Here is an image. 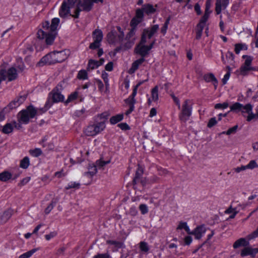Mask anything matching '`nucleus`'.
I'll list each match as a JSON object with an SVG mask.
<instances>
[{
	"label": "nucleus",
	"instance_id": "nucleus-31",
	"mask_svg": "<svg viewBox=\"0 0 258 258\" xmlns=\"http://www.w3.org/2000/svg\"><path fill=\"white\" fill-rule=\"evenodd\" d=\"M59 198L56 197L55 198L53 199L50 204L47 207V208L45 210V213L46 214H49L51 210L53 209L56 204L58 202Z\"/></svg>",
	"mask_w": 258,
	"mask_h": 258
},
{
	"label": "nucleus",
	"instance_id": "nucleus-33",
	"mask_svg": "<svg viewBox=\"0 0 258 258\" xmlns=\"http://www.w3.org/2000/svg\"><path fill=\"white\" fill-rule=\"evenodd\" d=\"M243 105L239 102H236L230 106V111L236 113L240 112Z\"/></svg>",
	"mask_w": 258,
	"mask_h": 258
},
{
	"label": "nucleus",
	"instance_id": "nucleus-24",
	"mask_svg": "<svg viewBox=\"0 0 258 258\" xmlns=\"http://www.w3.org/2000/svg\"><path fill=\"white\" fill-rule=\"evenodd\" d=\"M145 61L144 58H141L135 61L132 65L131 68L129 70V73L133 74L138 69L139 66Z\"/></svg>",
	"mask_w": 258,
	"mask_h": 258
},
{
	"label": "nucleus",
	"instance_id": "nucleus-53",
	"mask_svg": "<svg viewBox=\"0 0 258 258\" xmlns=\"http://www.w3.org/2000/svg\"><path fill=\"white\" fill-rule=\"evenodd\" d=\"M26 99V96L25 95H21L16 98L14 100L16 103H18V106H19L22 103H23Z\"/></svg>",
	"mask_w": 258,
	"mask_h": 258
},
{
	"label": "nucleus",
	"instance_id": "nucleus-41",
	"mask_svg": "<svg viewBox=\"0 0 258 258\" xmlns=\"http://www.w3.org/2000/svg\"><path fill=\"white\" fill-rule=\"evenodd\" d=\"M29 152L31 156L35 157H38L42 154L41 150L39 148L30 150Z\"/></svg>",
	"mask_w": 258,
	"mask_h": 258
},
{
	"label": "nucleus",
	"instance_id": "nucleus-34",
	"mask_svg": "<svg viewBox=\"0 0 258 258\" xmlns=\"http://www.w3.org/2000/svg\"><path fill=\"white\" fill-rule=\"evenodd\" d=\"M98 64L97 60L90 59L88 62L87 70L88 71H90L96 69L99 67Z\"/></svg>",
	"mask_w": 258,
	"mask_h": 258
},
{
	"label": "nucleus",
	"instance_id": "nucleus-1",
	"mask_svg": "<svg viewBox=\"0 0 258 258\" xmlns=\"http://www.w3.org/2000/svg\"><path fill=\"white\" fill-rule=\"evenodd\" d=\"M59 23V19L55 18L52 19L51 24L48 21L42 23L43 30H38L37 37L40 40H44L47 45H51L57 34L56 30Z\"/></svg>",
	"mask_w": 258,
	"mask_h": 258
},
{
	"label": "nucleus",
	"instance_id": "nucleus-4",
	"mask_svg": "<svg viewBox=\"0 0 258 258\" xmlns=\"http://www.w3.org/2000/svg\"><path fill=\"white\" fill-rule=\"evenodd\" d=\"M37 110L32 106H28L26 109L20 111L18 114L19 123L27 124L30 118H33L36 114Z\"/></svg>",
	"mask_w": 258,
	"mask_h": 258
},
{
	"label": "nucleus",
	"instance_id": "nucleus-46",
	"mask_svg": "<svg viewBox=\"0 0 258 258\" xmlns=\"http://www.w3.org/2000/svg\"><path fill=\"white\" fill-rule=\"evenodd\" d=\"M36 251V249H32L21 255H20L19 258H29L32 256V255Z\"/></svg>",
	"mask_w": 258,
	"mask_h": 258
},
{
	"label": "nucleus",
	"instance_id": "nucleus-15",
	"mask_svg": "<svg viewBox=\"0 0 258 258\" xmlns=\"http://www.w3.org/2000/svg\"><path fill=\"white\" fill-rule=\"evenodd\" d=\"M53 58L55 63L61 62L65 60L68 57V54L65 51L53 52Z\"/></svg>",
	"mask_w": 258,
	"mask_h": 258
},
{
	"label": "nucleus",
	"instance_id": "nucleus-36",
	"mask_svg": "<svg viewBox=\"0 0 258 258\" xmlns=\"http://www.w3.org/2000/svg\"><path fill=\"white\" fill-rule=\"evenodd\" d=\"M137 94H135L133 95V92L131 94V95L127 99H126L124 101L126 104H128L130 107V106H134L135 104L136 103V100L135 99V96Z\"/></svg>",
	"mask_w": 258,
	"mask_h": 258
},
{
	"label": "nucleus",
	"instance_id": "nucleus-35",
	"mask_svg": "<svg viewBox=\"0 0 258 258\" xmlns=\"http://www.w3.org/2000/svg\"><path fill=\"white\" fill-rule=\"evenodd\" d=\"M123 115L122 114H117L115 116H112L110 118V122L111 124H114L122 120Z\"/></svg>",
	"mask_w": 258,
	"mask_h": 258
},
{
	"label": "nucleus",
	"instance_id": "nucleus-51",
	"mask_svg": "<svg viewBox=\"0 0 258 258\" xmlns=\"http://www.w3.org/2000/svg\"><path fill=\"white\" fill-rule=\"evenodd\" d=\"M240 255L241 256L250 255V247H248V246H245L241 251Z\"/></svg>",
	"mask_w": 258,
	"mask_h": 258
},
{
	"label": "nucleus",
	"instance_id": "nucleus-26",
	"mask_svg": "<svg viewBox=\"0 0 258 258\" xmlns=\"http://www.w3.org/2000/svg\"><path fill=\"white\" fill-rule=\"evenodd\" d=\"M145 61L144 58H141L135 61L132 65L131 68L129 70V73L133 74L138 69L139 66Z\"/></svg>",
	"mask_w": 258,
	"mask_h": 258
},
{
	"label": "nucleus",
	"instance_id": "nucleus-3",
	"mask_svg": "<svg viewBox=\"0 0 258 258\" xmlns=\"http://www.w3.org/2000/svg\"><path fill=\"white\" fill-rule=\"evenodd\" d=\"M117 31L112 30L107 35V41L110 44H121L124 39V34L120 26H117Z\"/></svg>",
	"mask_w": 258,
	"mask_h": 258
},
{
	"label": "nucleus",
	"instance_id": "nucleus-19",
	"mask_svg": "<svg viewBox=\"0 0 258 258\" xmlns=\"http://www.w3.org/2000/svg\"><path fill=\"white\" fill-rule=\"evenodd\" d=\"M206 22L202 21L200 20L199 23L197 24L196 28V37L198 40L201 38L203 29L205 26Z\"/></svg>",
	"mask_w": 258,
	"mask_h": 258
},
{
	"label": "nucleus",
	"instance_id": "nucleus-6",
	"mask_svg": "<svg viewBox=\"0 0 258 258\" xmlns=\"http://www.w3.org/2000/svg\"><path fill=\"white\" fill-rule=\"evenodd\" d=\"M105 128V121H101L88 126L85 130V134L88 136H94L103 131Z\"/></svg>",
	"mask_w": 258,
	"mask_h": 258
},
{
	"label": "nucleus",
	"instance_id": "nucleus-57",
	"mask_svg": "<svg viewBox=\"0 0 258 258\" xmlns=\"http://www.w3.org/2000/svg\"><path fill=\"white\" fill-rule=\"evenodd\" d=\"M110 161L108 160L107 161H104L102 160L101 159L98 160L96 162V166L98 167H102L105 166L106 164L110 163Z\"/></svg>",
	"mask_w": 258,
	"mask_h": 258
},
{
	"label": "nucleus",
	"instance_id": "nucleus-40",
	"mask_svg": "<svg viewBox=\"0 0 258 258\" xmlns=\"http://www.w3.org/2000/svg\"><path fill=\"white\" fill-rule=\"evenodd\" d=\"M79 93L77 91L71 93L68 97L67 100L66 101V104H68L70 102H72L76 100L78 97Z\"/></svg>",
	"mask_w": 258,
	"mask_h": 258
},
{
	"label": "nucleus",
	"instance_id": "nucleus-29",
	"mask_svg": "<svg viewBox=\"0 0 258 258\" xmlns=\"http://www.w3.org/2000/svg\"><path fill=\"white\" fill-rule=\"evenodd\" d=\"M143 173V169L140 166H139L138 169L136 172L135 176L133 181L134 185H135L138 182H139V180L141 179V176Z\"/></svg>",
	"mask_w": 258,
	"mask_h": 258
},
{
	"label": "nucleus",
	"instance_id": "nucleus-25",
	"mask_svg": "<svg viewBox=\"0 0 258 258\" xmlns=\"http://www.w3.org/2000/svg\"><path fill=\"white\" fill-rule=\"evenodd\" d=\"M145 61L144 58H141L135 61L132 65L131 68L129 70V73L133 74L138 69L139 66Z\"/></svg>",
	"mask_w": 258,
	"mask_h": 258
},
{
	"label": "nucleus",
	"instance_id": "nucleus-23",
	"mask_svg": "<svg viewBox=\"0 0 258 258\" xmlns=\"http://www.w3.org/2000/svg\"><path fill=\"white\" fill-rule=\"evenodd\" d=\"M12 215V211L8 210L4 212L0 217V224L6 223Z\"/></svg>",
	"mask_w": 258,
	"mask_h": 258
},
{
	"label": "nucleus",
	"instance_id": "nucleus-11",
	"mask_svg": "<svg viewBox=\"0 0 258 258\" xmlns=\"http://www.w3.org/2000/svg\"><path fill=\"white\" fill-rule=\"evenodd\" d=\"M53 56V52L48 53L40 59V60L37 63V66L41 67L45 64H51L55 63Z\"/></svg>",
	"mask_w": 258,
	"mask_h": 258
},
{
	"label": "nucleus",
	"instance_id": "nucleus-42",
	"mask_svg": "<svg viewBox=\"0 0 258 258\" xmlns=\"http://www.w3.org/2000/svg\"><path fill=\"white\" fill-rule=\"evenodd\" d=\"M210 7L209 6L206 7L205 11L204 16L201 18V20L202 21L207 22L209 18V16L211 11L210 10Z\"/></svg>",
	"mask_w": 258,
	"mask_h": 258
},
{
	"label": "nucleus",
	"instance_id": "nucleus-59",
	"mask_svg": "<svg viewBox=\"0 0 258 258\" xmlns=\"http://www.w3.org/2000/svg\"><path fill=\"white\" fill-rule=\"evenodd\" d=\"M93 258H111L108 252L104 253H98L94 256Z\"/></svg>",
	"mask_w": 258,
	"mask_h": 258
},
{
	"label": "nucleus",
	"instance_id": "nucleus-14",
	"mask_svg": "<svg viewBox=\"0 0 258 258\" xmlns=\"http://www.w3.org/2000/svg\"><path fill=\"white\" fill-rule=\"evenodd\" d=\"M145 43H141V40L140 43L136 46L135 48V52L136 53L140 54L142 58L147 55L149 53V49L147 47V45H145Z\"/></svg>",
	"mask_w": 258,
	"mask_h": 258
},
{
	"label": "nucleus",
	"instance_id": "nucleus-45",
	"mask_svg": "<svg viewBox=\"0 0 258 258\" xmlns=\"http://www.w3.org/2000/svg\"><path fill=\"white\" fill-rule=\"evenodd\" d=\"M77 78L80 80H86L88 79V74L86 70H81L79 72Z\"/></svg>",
	"mask_w": 258,
	"mask_h": 258
},
{
	"label": "nucleus",
	"instance_id": "nucleus-10",
	"mask_svg": "<svg viewBox=\"0 0 258 258\" xmlns=\"http://www.w3.org/2000/svg\"><path fill=\"white\" fill-rule=\"evenodd\" d=\"M252 106L250 104L248 103L245 105H243V107L240 111V112L244 116H245V113L248 114L246 118L247 121H250L255 117V115L252 113Z\"/></svg>",
	"mask_w": 258,
	"mask_h": 258
},
{
	"label": "nucleus",
	"instance_id": "nucleus-13",
	"mask_svg": "<svg viewBox=\"0 0 258 258\" xmlns=\"http://www.w3.org/2000/svg\"><path fill=\"white\" fill-rule=\"evenodd\" d=\"M14 127L19 129L22 127V126L21 123H17L16 121H14L12 123H8L4 126L2 129V132L6 134H10L13 132Z\"/></svg>",
	"mask_w": 258,
	"mask_h": 258
},
{
	"label": "nucleus",
	"instance_id": "nucleus-7",
	"mask_svg": "<svg viewBox=\"0 0 258 258\" xmlns=\"http://www.w3.org/2000/svg\"><path fill=\"white\" fill-rule=\"evenodd\" d=\"M77 0L64 1L60 7L59 15L60 17H66L70 12V9L75 6Z\"/></svg>",
	"mask_w": 258,
	"mask_h": 258
},
{
	"label": "nucleus",
	"instance_id": "nucleus-58",
	"mask_svg": "<svg viewBox=\"0 0 258 258\" xmlns=\"http://www.w3.org/2000/svg\"><path fill=\"white\" fill-rule=\"evenodd\" d=\"M229 106L227 102H224L223 103H217L215 105V109H225Z\"/></svg>",
	"mask_w": 258,
	"mask_h": 258
},
{
	"label": "nucleus",
	"instance_id": "nucleus-50",
	"mask_svg": "<svg viewBox=\"0 0 258 258\" xmlns=\"http://www.w3.org/2000/svg\"><path fill=\"white\" fill-rule=\"evenodd\" d=\"M144 11L143 10H142V9H138L136 10V15H135V17L138 18V19H139L140 20H141L142 21L143 20V19H144Z\"/></svg>",
	"mask_w": 258,
	"mask_h": 258
},
{
	"label": "nucleus",
	"instance_id": "nucleus-9",
	"mask_svg": "<svg viewBox=\"0 0 258 258\" xmlns=\"http://www.w3.org/2000/svg\"><path fill=\"white\" fill-rule=\"evenodd\" d=\"M1 75L3 76V80L8 79L9 81H12L17 79L18 75L16 69L14 67H11L6 71L2 70Z\"/></svg>",
	"mask_w": 258,
	"mask_h": 258
},
{
	"label": "nucleus",
	"instance_id": "nucleus-37",
	"mask_svg": "<svg viewBox=\"0 0 258 258\" xmlns=\"http://www.w3.org/2000/svg\"><path fill=\"white\" fill-rule=\"evenodd\" d=\"M247 46L245 44L238 43L235 45V52L236 54H238L241 50H246Z\"/></svg>",
	"mask_w": 258,
	"mask_h": 258
},
{
	"label": "nucleus",
	"instance_id": "nucleus-63",
	"mask_svg": "<svg viewBox=\"0 0 258 258\" xmlns=\"http://www.w3.org/2000/svg\"><path fill=\"white\" fill-rule=\"evenodd\" d=\"M30 180V177H26L21 180L20 182L18 183V186L20 187H22L25 184H26Z\"/></svg>",
	"mask_w": 258,
	"mask_h": 258
},
{
	"label": "nucleus",
	"instance_id": "nucleus-55",
	"mask_svg": "<svg viewBox=\"0 0 258 258\" xmlns=\"http://www.w3.org/2000/svg\"><path fill=\"white\" fill-rule=\"evenodd\" d=\"M238 127V125H235L234 126L230 128L226 131V135H230L235 134L237 131Z\"/></svg>",
	"mask_w": 258,
	"mask_h": 258
},
{
	"label": "nucleus",
	"instance_id": "nucleus-16",
	"mask_svg": "<svg viewBox=\"0 0 258 258\" xmlns=\"http://www.w3.org/2000/svg\"><path fill=\"white\" fill-rule=\"evenodd\" d=\"M206 228L204 225L197 226L193 231L192 235L195 236L196 239H200L205 233Z\"/></svg>",
	"mask_w": 258,
	"mask_h": 258
},
{
	"label": "nucleus",
	"instance_id": "nucleus-38",
	"mask_svg": "<svg viewBox=\"0 0 258 258\" xmlns=\"http://www.w3.org/2000/svg\"><path fill=\"white\" fill-rule=\"evenodd\" d=\"M253 70L251 66H245V64H243L240 69V74L244 76L246 75L248 71Z\"/></svg>",
	"mask_w": 258,
	"mask_h": 258
},
{
	"label": "nucleus",
	"instance_id": "nucleus-5",
	"mask_svg": "<svg viewBox=\"0 0 258 258\" xmlns=\"http://www.w3.org/2000/svg\"><path fill=\"white\" fill-rule=\"evenodd\" d=\"M192 107L190 104V101L188 99L185 100L182 104L181 112L179 115L180 120L185 122L188 120L191 114Z\"/></svg>",
	"mask_w": 258,
	"mask_h": 258
},
{
	"label": "nucleus",
	"instance_id": "nucleus-48",
	"mask_svg": "<svg viewBox=\"0 0 258 258\" xmlns=\"http://www.w3.org/2000/svg\"><path fill=\"white\" fill-rule=\"evenodd\" d=\"M16 66L19 71L22 72L24 70L25 66L22 58H20L17 59Z\"/></svg>",
	"mask_w": 258,
	"mask_h": 258
},
{
	"label": "nucleus",
	"instance_id": "nucleus-64",
	"mask_svg": "<svg viewBox=\"0 0 258 258\" xmlns=\"http://www.w3.org/2000/svg\"><path fill=\"white\" fill-rule=\"evenodd\" d=\"M88 171L92 175H95L97 172V168L96 165H90L88 167Z\"/></svg>",
	"mask_w": 258,
	"mask_h": 258
},
{
	"label": "nucleus",
	"instance_id": "nucleus-32",
	"mask_svg": "<svg viewBox=\"0 0 258 258\" xmlns=\"http://www.w3.org/2000/svg\"><path fill=\"white\" fill-rule=\"evenodd\" d=\"M12 177V174L9 171H4L0 173V180L6 182Z\"/></svg>",
	"mask_w": 258,
	"mask_h": 258
},
{
	"label": "nucleus",
	"instance_id": "nucleus-12",
	"mask_svg": "<svg viewBox=\"0 0 258 258\" xmlns=\"http://www.w3.org/2000/svg\"><path fill=\"white\" fill-rule=\"evenodd\" d=\"M93 6L91 0H80L77 7L82 11L89 12L92 10Z\"/></svg>",
	"mask_w": 258,
	"mask_h": 258
},
{
	"label": "nucleus",
	"instance_id": "nucleus-22",
	"mask_svg": "<svg viewBox=\"0 0 258 258\" xmlns=\"http://www.w3.org/2000/svg\"><path fill=\"white\" fill-rule=\"evenodd\" d=\"M157 5L155 7L150 4H147L143 5L142 10L147 15L154 13L156 11Z\"/></svg>",
	"mask_w": 258,
	"mask_h": 258
},
{
	"label": "nucleus",
	"instance_id": "nucleus-47",
	"mask_svg": "<svg viewBox=\"0 0 258 258\" xmlns=\"http://www.w3.org/2000/svg\"><path fill=\"white\" fill-rule=\"evenodd\" d=\"M143 21L137 18L136 17H134L131 21L130 25L132 27L136 28L137 26L141 23Z\"/></svg>",
	"mask_w": 258,
	"mask_h": 258
},
{
	"label": "nucleus",
	"instance_id": "nucleus-27",
	"mask_svg": "<svg viewBox=\"0 0 258 258\" xmlns=\"http://www.w3.org/2000/svg\"><path fill=\"white\" fill-rule=\"evenodd\" d=\"M145 61L144 58H141L135 61L132 65L131 68L129 70V73L133 74L138 69L139 66Z\"/></svg>",
	"mask_w": 258,
	"mask_h": 258
},
{
	"label": "nucleus",
	"instance_id": "nucleus-2",
	"mask_svg": "<svg viewBox=\"0 0 258 258\" xmlns=\"http://www.w3.org/2000/svg\"><path fill=\"white\" fill-rule=\"evenodd\" d=\"M62 90V85L59 84L51 91L49 94V100L46 102L44 108L42 109L43 112L48 109L52 106L53 103L63 101L64 96L60 93V91Z\"/></svg>",
	"mask_w": 258,
	"mask_h": 258
},
{
	"label": "nucleus",
	"instance_id": "nucleus-28",
	"mask_svg": "<svg viewBox=\"0 0 258 258\" xmlns=\"http://www.w3.org/2000/svg\"><path fill=\"white\" fill-rule=\"evenodd\" d=\"M93 38L94 41L101 42L103 38V33L101 30L96 29L93 32Z\"/></svg>",
	"mask_w": 258,
	"mask_h": 258
},
{
	"label": "nucleus",
	"instance_id": "nucleus-52",
	"mask_svg": "<svg viewBox=\"0 0 258 258\" xmlns=\"http://www.w3.org/2000/svg\"><path fill=\"white\" fill-rule=\"evenodd\" d=\"M136 29H137L136 28L132 27V29L126 35L125 38L128 40H130V39L135 35Z\"/></svg>",
	"mask_w": 258,
	"mask_h": 258
},
{
	"label": "nucleus",
	"instance_id": "nucleus-49",
	"mask_svg": "<svg viewBox=\"0 0 258 258\" xmlns=\"http://www.w3.org/2000/svg\"><path fill=\"white\" fill-rule=\"evenodd\" d=\"M80 184L79 183L76 182H71L68 184V185L65 187V189L67 190L70 189L71 188L78 189L80 188Z\"/></svg>",
	"mask_w": 258,
	"mask_h": 258
},
{
	"label": "nucleus",
	"instance_id": "nucleus-30",
	"mask_svg": "<svg viewBox=\"0 0 258 258\" xmlns=\"http://www.w3.org/2000/svg\"><path fill=\"white\" fill-rule=\"evenodd\" d=\"M18 107V103H16L15 101L14 100L5 108L3 109V112L5 113L9 112L10 111L13 110V109H15Z\"/></svg>",
	"mask_w": 258,
	"mask_h": 258
},
{
	"label": "nucleus",
	"instance_id": "nucleus-20",
	"mask_svg": "<svg viewBox=\"0 0 258 258\" xmlns=\"http://www.w3.org/2000/svg\"><path fill=\"white\" fill-rule=\"evenodd\" d=\"M39 144L42 145L43 148L45 149L46 151H52L54 148L53 143L51 141L47 142V138L45 137L41 140Z\"/></svg>",
	"mask_w": 258,
	"mask_h": 258
},
{
	"label": "nucleus",
	"instance_id": "nucleus-54",
	"mask_svg": "<svg viewBox=\"0 0 258 258\" xmlns=\"http://www.w3.org/2000/svg\"><path fill=\"white\" fill-rule=\"evenodd\" d=\"M247 169H253L255 168H258V164L255 160H251L249 163L246 165Z\"/></svg>",
	"mask_w": 258,
	"mask_h": 258
},
{
	"label": "nucleus",
	"instance_id": "nucleus-61",
	"mask_svg": "<svg viewBox=\"0 0 258 258\" xmlns=\"http://www.w3.org/2000/svg\"><path fill=\"white\" fill-rule=\"evenodd\" d=\"M110 115V114L108 112H104L101 114H98L97 117L99 118L100 119H103V120L105 122V120L108 118V116Z\"/></svg>",
	"mask_w": 258,
	"mask_h": 258
},
{
	"label": "nucleus",
	"instance_id": "nucleus-44",
	"mask_svg": "<svg viewBox=\"0 0 258 258\" xmlns=\"http://www.w3.org/2000/svg\"><path fill=\"white\" fill-rule=\"evenodd\" d=\"M158 86H155L152 90V101H156L158 99Z\"/></svg>",
	"mask_w": 258,
	"mask_h": 258
},
{
	"label": "nucleus",
	"instance_id": "nucleus-62",
	"mask_svg": "<svg viewBox=\"0 0 258 258\" xmlns=\"http://www.w3.org/2000/svg\"><path fill=\"white\" fill-rule=\"evenodd\" d=\"M217 123V121L216 119V118L215 117H212L211 118L208 123V124H207V126L209 128H211L212 127H213V126L215 125Z\"/></svg>",
	"mask_w": 258,
	"mask_h": 258
},
{
	"label": "nucleus",
	"instance_id": "nucleus-8",
	"mask_svg": "<svg viewBox=\"0 0 258 258\" xmlns=\"http://www.w3.org/2000/svg\"><path fill=\"white\" fill-rule=\"evenodd\" d=\"M158 30V25H154L150 28L145 29L142 35L141 43H146L147 42V39H151Z\"/></svg>",
	"mask_w": 258,
	"mask_h": 258
},
{
	"label": "nucleus",
	"instance_id": "nucleus-56",
	"mask_svg": "<svg viewBox=\"0 0 258 258\" xmlns=\"http://www.w3.org/2000/svg\"><path fill=\"white\" fill-rule=\"evenodd\" d=\"M170 17H168L166 20V21L163 25V26L161 29V32L163 33L164 35L166 33L168 24L169 23L170 21Z\"/></svg>",
	"mask_w": 258,
	"mask_h": 258
},
{
	"label": "nucleus",
	"instance_id": "nucleus-21",
	"mask_svg": "<svg viewBox=\"0 0 258 258\" xmlns=\"http://www.w3.org/2000/svg\"><path fill=\"white\" fill-rule=\"evenodd\" d=\"M247 238V237L245 238H240L237 240L233 245L234 248L236 249L240 246H247L249 245V241Z\"/></svg>",
	"mask_w": 258,
	"mask_h": 258
},
{
	"label": "nucleus",
	"instance_id": "nucleus-39",
	"mask_svg": "<svg viewBox=\"0 0 258 258\" xmlns=\"http://www.w3.org/2000/svg\"><path fill=\"white\" fill-rule=\"evenodd\" d=\"M29 164L30 162L29 158L25 157L21 161L20 166L23 169H26L28 167Z\"/></svg>",
	"mask_w": 258,
	"mask_h": 258
},
{
	"label": "nucleus",
	"instance_id": "nucleus-18",
	"mask_svg": "<svg viewBox=\"0 0 258 258\" xmlns=\"http://www.w3.org/2000/svg\"><path fill=\"white\" fill-rule=\"evenodd\" d=\"M203 79L207 83L212 82L214 86L215 89H217L218 82L213 74H205L203 76Z\"/></svg>",
	"mask_w": 258,
	"mask_h": 258
},
{
	"label": "nucleus",
	"instance_id": "nucleus-43",
	"mask_svg": "<svg viewBox=\"0 0 258 258\" xmlns=\"http://www.w3.org/2000/svg\"><path fill=\"white\" fill-rule=\"evenodd\" d=\"M140 250L144 252H147L149 250L148 244L145 241H141L139 244Z\"/></svg>",
	"mask_w": 258,
	"mask_h": 258
},
{
	"label": "nucleus",
	"instance_id": "nucleus-17",
	"mask_svg": "<svg viewBox=\"0 0 258 258\" xmlns=\"http://www.w3.org/2000/svg\"><path fill=\"white\" fill-rule=\"evenodd\" d=\"M229 0H216L215 11L217 15L221 13L222 9H226L229 4Z\"/></svg>",
	"mask_w": 258,
	"mask_h": 258
},
{
	"label": "nucleus",
	"instance_id": "nucleus-60",
	"mask_svg": "<svg viewBox=\"0 0 258 258\" xmlns=\"http://www.w3.org/2000/svg\"><path fill=\"white\" fill-rule=\"evenodd\" d=\"M139 209L142 214L144 215L148 212V208L146 205L141 204L139 206Z\"/></svg>",
	"mask_w": 258,
	"mask_h": 258
}]
</instances>
